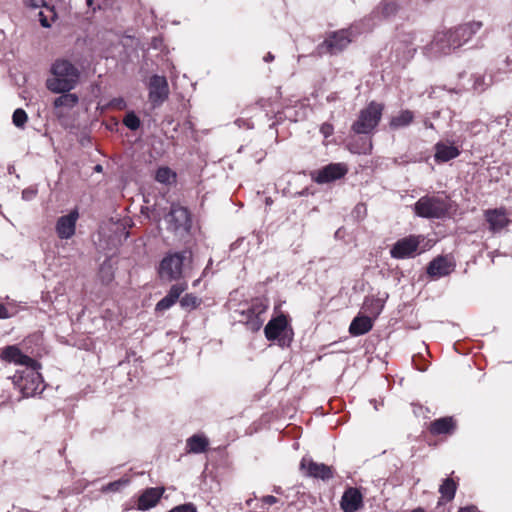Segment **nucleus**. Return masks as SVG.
Returning <instances> with one entry per match:
<instances>
[{"mask_svg": "<svg viewBox=\"0 0 512 512\" xmlns=\"http://www.w3.org/2000/svg\"><path fill=\"white\" fill-rule=\"evenodd\" d=\"M412 512H425V511L421 508H417V509H414Z\"/></svg>", "mask_w": 512, "mask_h": 512, "instance_id": "nucleus-54", "label": "nucleus"}, {"mask_svg": "<svg viewBox=\"0 0 512 512\" xmlns=\"http://www.w3.org/2000/svg\"><path fill=\"white\" fill-rule=\"evenodd\" d=\"M127 482L125 480H118V481H114V482H111L109 483L105 490H109V491H117L119 490V488L123 485H125Z\"/></svg>", "mask_w": 512, "mask_h": 512, "instance_id": "nucleus-41", "label": "nucleus"}, {"mask_svg": "<svg viewBox=\"0 0 512 512\" xmlns=\"http://www.w3.org/2000/svg\"><path fill=\"white\" fill-rule=\"evenodd\" d=\"M104 271H105V268H104V267H102V268H101V273H104Z\"/></svg>", "mask_w": 512, "mask_h": 512, "instance_id": "nucleus-56", "label": "nucleus"}, {"mask_svg": "<svg viewBox=\"0 0 512 512\" xmlns=\"http://www.w3.org/2000/svg\"><path fill=\"white\" fill-rule=\"evenodd\" d=\"M453 271L452 263L446 257H437L430 262L427 273L431 277H443L450 274Z\"/></svg>", "mask_w": 512, "mask_h": 512, "instance_id": "nucleus-20", "label": "nucleus"}, {"mask_svg": "<svg viewBox=\"0 0 512 512\" xmlns=\"http://www.w3.org/2000/svg\"><path fill=\"white\" fill-rule=\"evenodd\" d=\"M24 4L31 8H38L41 6L47 7L45 0H24Z\"/></svg>", "mask_w": 512, "mask_h": 512, "instance_id": "nucleus-42", "label": "nucleus"}, {"mask_svg": "<svg viewBox=\"0 0 512 512\" xmlns=\"http://www.w3.org/2000/svg\"><path fill=\"white\" fill-rule=\"evenodd\" d=\"M485 219L489 224V230L498 233L503 230L510 222L505 210L489 209L484 212Z\"/></svg>", "mask_w": 512, "mask_h": 512, "instance_id": "nucleus-16", "label": "nucleus"}, {"mask_svg": "<svg viewBox=\"0 0 512 512\" xmlns=\"http://www.w3.org/2000/svg\"><path fill=\"white\" fill-rule=\"evenodd\" d=\"M149 100L154 107H159L169 96V86L166 77L153 75L148 84Z\"/></svg>", "mask_w": 512, "mask_h": 512, "instance_id": "nucleus-9", "label": "nucleus"}, {"mask_svg": "<svg viewBox=\"0 0 512 512\" xmlns=\"http://www.w3.org/2000/svg\"><path fill=\"white\" fill-rule=\"evenodd\" d=\"M208 439L204 435L195 434L186 441L187 451L189 453H203L208 447Z\"/></svg>", "mask_w": 512, "mask_h": 512, "instance_id": "nucleus-24", "label": "nucleus"}, {"mask_svg": "<svg viewBox=\"0 0 512 512\" xmlns=\"http://www.w3.org/2000/svg\"><path fill=\"white\" fill-rule=\"evenodd\" d=\"M456 489V483L452 479L447 478L440 486L439 492L441 493L442 498L446 499L447 501H451L455 496Z\"/></svg>", "mask_w": 512, "mask_h": 512, "instance_id": "nucleus-30", "label": "nucleus"}, {"mask_svg": "<svg viewBox=\"0 0 512 512\" xmlns=\"http://www.w3.org/2000/svg\"><path fill=\"white\" fill-rule=\"evenodd\" d=\"M348 168L344 163H331L318 170L314 179L317 183H329L346 175Z\"/></svg>", "mask_w": 512, "mask_h": 512, "instance_id": "nucleus-13", "label": "nucleus"}, {"mask_svg": "<svg viewBox=\"0 0 512 512\" xmlns=\"http://www.w3.org/2000/svg\"><path fill=\"white\" fill-rule=\"evenodd\" d=\"M79 214L76 210L61 216L56 223V232L61 239H70L75 234Z\"/></svg>", "mask_w": 512, "mask_h": 512, "instance_id": "nucleus-15", "label": "nucleus"}, {"mask_svg": "<svg viewBox=\"0 0 512 512\" xmlns=\"http://www.w3.org/2000/svg\"><path fill=\"white\" fill-rule=\"evenodd\" d=\"M372 147L371 140L362 138L348 144V149L355 154H370Z\"/></svg>", "mask_w": 512, "mask_h": 512, "instance_id": "nucleus-27", "label": "nucleus"}, {"mask_svg": "<svg viewBox=\"0 0 512 512\" xmlns=\"http://www.w3.org/2000/svg\"><path fill=\"white\" fill-rule=\"evenodd\" d=\"M16 314V310L10 309L6 307L2 303H0V319H8L13 317Z\"/></svg>", "mask_w": 512, "mask_h": 512, "instance_id": "nucleus-38", "label": "nucleus"}, {"mask_svg": "<svg viewBox=\"0 0 512 512\" xmlns=\"http://www.w3.org/2000/svg\"><path fill=\"white\" fill-rule=\"evenodd\" d=\"M164 493V488L155 487L146 489L138 499L139 510H148L156 506Z\"/></svg>", "mask_w": 512, "mask_h": 512, "instance_id": "nucleus-19", "label": "nucleus"}, {"mask_svg": "<svg viewBox=\"0 0 512 512\" xmlns=\"http://www.w3.org/2000/svg\"><path fill=\"white\" fill-rule=\"evenodd\" d=\"M334 99H335V96H334V95H330V96H328V97H327V100H328V101H331V100H334Z\"/></svg>", "mask_w": 512, "mask_h": 512, "instance_id": "nucleus-52", "label": "nucleus"}, {"mask_svg": "<svg viewBox=\"0 0 512 512\" xmlns=\"http://www.w3.org/2000/svg\"><path fill=\"white\" fill-rule=\"evenodd\" d=\"M492 83L491 76H487L486 74H475L473 88L476 91H484L489 85Z\"/></svg>", "mask_w": 512, "mask_h": 512, "instance_id": "nucleus-32", "label": "nucleus"}, {"mask_svg": "<svg viewBox=\"0 0 512 512\" xmlns=\"http://www.w3.org/2000/svg\"><path fill=\"white\" fill-rule=\"evenodd\" d=\"M451 206L447 197L432 195L423 196L414 204L415 214L422 218H444Z\"/></svg>", "mask_w": 512, "mask_h": 512, "instance_id": "nucleus-3", "label": "nucleus"}, {"mask_svg": "<svg viewBox=\"0 0 512 512\" xmlns=\"http://www.w3.org/2000/svg\"><path fill=\"white\" fill-rule=\"evenodd\" d=\"M423 240L421 236H408L399 239L391 248L390 255L395 259H405L413 257Z\"/></svg>", "mask_w": 512, "mask_h": 512, "instance_id": "nucleus-8", "label": "nucleus"}, {"mask_svg": "<svg viewBox=\"0 0 512 512\" xmlns=\"http://www.w3.org/2000/svg\"><path fill=\"white\" fill-rule=\"evenodd\" d=\"M264 333L268 340H277L281 347L289 346L292 341L293 333L284 315L271 319L267 323Z\"/></svg>", "mask_w": 512, "mask_h": 512, "instance_id": "nucleus-6", "label": "nucleus"}, {"mask_svg": "<svg viewBox=\"0 0 512 512\" xmlns=\"http://www.w3.org/2000/svg\"><path fill=\"white\" fill-rule=\"evenodd\" d=\"M185 289L186 285L184 284L173 285L168 294L157 303L156 310L164 311L169 309L179 299Z\"/></svg>", "mask_w": 512, "mask_h": 512, "instance_id": "nucleus-21", "label": "nucleus"}, {"mask_svg": "<svg viewBox=\"0 0 512 512\" xmlns=\"http://www.w3.org/2000/svg\"><path fill=\"white\" fill-rule=\"evenodd\" d=\"M414 119V113L410 110H402L390 120L391 129H400L409 126Z\"/></svg>", "mask_w": 512, "mask_h": 512, "instance_id": "nucleus-25", "label": "nucleus"}, {"mask_svg": "<svg viewBox=\"0 0 512 512\" xmlns=\"http://www.w3.org/2000/svg\"><path fill=\"white\" fill-rule=\"evenodd\" d=\"M39 21L45 28H49L51 26L49 18L42 11L39 12Z\"/></svg>", "mask_w": 512, "mask_h": 512, "instance_id": "nucleus-43", "label": "nucleus"}, {"mask_svg": "<svg viewBox=\"0 0 512 512\" xmlns=\"http://www.w3.org/2000/svg\"><path fill=\"white\" fill-rule=\"evenodd\" d=\"M398 10V6L393 1H383L377 7V11L385 18L394 15Z\"/></svg>", "mask_w": 512, "mask_h": 512, "instance_id": "nucleus-31", "label": "nucleus"}, {"mask_svg": "<svg viewBox=\"0 0 512 512\" xmlns=\"http://www.w3.org/2000/svg\"><path fill=\"white\" fill-rule=\"evenodd\" d=\"M111 279H112V275H111V274L107 275V277L105 278V280H106L107 282H109Z\"/></svg>", "mask_w": 512, "mask_h": 512, "instance_id": "nucleus-53", "label": "nucleus"}, {"mask_svg": "<svg viewBox=\"0 0 512 512\" xmlns=\"http://www.w3.org/2000/svg\"><path fill=\"white\" fill-rule=\"evenodd\" d=\"M168 512H197V508L193 503H185L172 508Z\"/></svg>", "mask_w": 512, "mask_h": 512, "instance_id": "nucleus-37", "label": "nucleus"}, {"mask_svg": "<svg viewBox=\"0 0 512 512\" xmlns=\"http://www.w3.org/2000/svg\"><path fill=\"white\" fill-rule=\"evenodd\" d=\"M124 125L130 130H137L140 127V119L134 112H129L123 119Z\"/></svg>", "mask_w": 512, "mask_h": 512, "instance_id": "nucleus-35", "label": "nucleus"}, {"mask_svg": "<svg viewBox=\"0 0 512 512\" xmlns=\"http://www.w3.org/2000/svg\"><path fill=\"white\" fill-rule=\"evenodd\" d=\"M383 308V304L379 299L375 298H367L364 302V309L369 312L370 314H373L374 317L379 315Z\"/></svg>", "mask_w": 512, "mask_h": 512, "instance_id": "nucleus-33", "label": "nucleus"}, {"mask_svg": "<svg viewBox=\"0 0 512 512\" xmlns=\"http://www.w3.org/2000/svg\"><path fill=\"white\" fill-rule=\"evenodd\" d=\"M383 111V105L371 102L361 110L358 119L353 123L352 130L357 134L370 133L379 123Z\"/></svg>", "mask_w": 512, "mask_h": 512, "instance_id": "nucleus-5", "label": "nucleus"}, {"mask_svg": "<svg viewBox=\"0 0 512 512\" xmlns=\"http://www.w3.org/2000/svg\"><path fill=\"white\" fill-rule=\"evenodd\" d=\"M459 150L453 145L438 143L435 146V160L437 162H447L459 155Z\"/></svg>", "mask_w": 512, "mask_h": 512, "instance_id": "nucleus-23", "label": "nucleus"}, {"mask_svg": "<svg viewBox=\"0 0 512 512\" xmlns=\"http://www.w3.org/2000/svg\"><path fill=\"white\" fill-rule=\"evenodd\" d=\"M363 497L356 488L347 489L341 499V508L344 512H355L361 508Z\"/></svg>", "mask_w": 512, "mask_h": 512, "instance_id": "nucleus-18", "label": "nucleus"}, {"mask_svg": "<svg viewBox=\"0 0 512 512\" xmlns=\"http://www.w3.org/2000/svg\"><path fill=\"white\" fill-rule=\"evenodd\" d=\"M60 64L66 65V64H70V63L66 60H63Z\"/></svg>", "mask_w": 512, "mask_h": 512, "instance_id": "nucleus-55", "label": "nucleus"}, {"mask_svg": "<svg viewBox=\"0 0 512 512\" xmlns=\"http://www.w3.org/2000/svg\"><path fill=\"white\" fill-rule=\"evenodd\" d=\"M352 41L349 30H340L332 33L320 46V51L330 54H337L346 48Z\"/></svg>", "mask_w": 512, "mask_h": 512, "instance_id": "nucleus-10", "label": "nucleus"}, {"mask_svg": "<svg viewBox=\"0 0 512 512\" xmlns=\"http://www.w3.org/2000/svg\"><path fill=\"white\" fill-rule=\"evenodd\" d=\"M235 123L238 125V127H246L248 129L253 128V124L249 121L243 120V119H237Z\"/></svg>", "mask_w": 512, "mask_h": 512, "instance_id": "nucleus-44", "label": "nucleus"}, {"mask_svg": "<svg viewBox=\"0 0 512 512\" xmlns=\"http://www.w3.org/2000/svg\"><path fill=\"white\" fill-rule=\"evenodd\" d=\"M198 304V298L193 294H186L184 297L180 299V305L185 309L196 308Z\"/></svg>", "mask_w": 512, "mask_h": 512, "instance_id": "nucleus-36", "label": "nucleus"}, {"mask_svg": "<svg viewBox=\"0 0 512 512\" xmlns=\"http://www.w3.org/2000/svg\"><path fill=\"white\" fill-rule=\"evenodd\" d=\"M167 229L175 235L183 236L191 228V219L188 210L177 204H172L170 211L165 215Z\"/></svg>", "mask_w": 512, "mask_h": 512, "instance_id": "nucleus-7", "label": "nucleus"}, {"mask_svg": "<svg viewBox=\"0 0 512 512\" xmlns=\"http://www.w3.org/2000/svg\"><path fill=\"white\" fill-rule=\"evenodd\" d=\"M262 501L266 505H272L277 502V498L272 495H267L262 498Z\"/></svg>", "mask_w": 512, "mask_h": 512, "instance_id": "nucleus-45", "label": "nucleus"}, {"mask_svg": "<svg viewBox=\"0 0 512 512\" xmlns=\"http://www.w3.org/2000/svg\"><path fill=\"white\" fill-rule=\"evenodd\" d=\"M424 126H425L426 128H428V129H433V128H434V126H433L432 122H430V121H428V120H425V121H424Z\"/></svg>", "mask_w": 512, "mask_h": 512, "instance_id": "nucleus-49", "label": "nucleus"}, {"mask_svg": "<svg viewBox=\"0 0 512 512\" xmlns=\"http://www.w3.org/2000/svg\"><path fill=\"white\" fill-rule=\"evenodd\" d=\"M273 60H274V56H273L271 53H268V54L264 57V61H266V62L273 61Z\"/></svg>", "mask_w": 512, "mask_h": 512, "instance_id": "nucleus-48", "label": "nucleus"}, {"mask_svg": "<svg viewBox=\"0 0 512 512\" xmlns=\"http://www.w3.org/2000/svg\"><path fill=\"white\" fill-rule=\"evenodd\" d=\"M50 13H51V20L54 21L56 18V13L53 8L50 9Z\"/></svg>", "mask_w": 512, "mask_h": 512, "instance_id": "nucleus-50", "label": "nucleus"}, {"mask_svg": "<svg viewBox=\"0 0 512 512\" xmlns=\"http://www.w3.org/2000/svg\"><path fill=\"white\" fill-rule=\"evenodd\" d=\"M454 429V422L451 417H444L431 423L430 430L433 434L440 435L449 433Z\"/></svg>", "mask_w": 512, "mask_h": 512, "instance_id": "nucleus-26", "label": "nucleus"}, {"mask_svg": "<svg viewBox=\"0 0 512 512\" xmlns=\"http://www.w3.org/2000/svg\"><path fill=\"white\" fill-rule=\"evenodd\" d=\"M320 132L324 138H328L333 134L334 128L330 123H323L320 127Z\"/></svg>", "mask_w": 512, "mask_h": 512, "instance_id": "nucleus-40", "label": "nucleus"}, {"mask_svg": "<svg viewBox=\"0 0 512 512\" xmlns=\"http://www.w3.org/2000/svg\"><path fill=\"white\" fill-rule=\"evenodd\" d=\"M37 194V189L34 187L26 188L22 191V198L26 201L32 200Z\"/></svg>", "mask_w": 512, "mask_h": 512, "instance_id": "nucleus-39", "label": "nucleus"}, {"mask_svg": "<svg viewBox=\"0 0 512 512\" xmlns=\"http://www.w3.org/2000/svg\"><path fill=\"white\" fill-rule=\"evenodd\" d=\"M482 27V23L479 21L469 22L452 29L455 35L453 41L462 46L466 43L475 33H477Z\"/></svg>", "mask_w": 512, "mask_h": 512, "instance_id": "nucleus-17", "label": "nucleus"}, {"mask_svg": "<svg viewBox=\"0 0 512 512\" xmlns=\"http://www.w3.org/2000/svg\"><path fill=\"white\" fill-rule=\"evenodd\" d=\"M28 120L27 113L21 109L18 108L14 111L12 115V121L13 124L18 128H23Z\"/></svg>", "mask_w": 512, "mask_h": 512, "instance_id": "nucleus-34", "label": "nucleus"}, {"mask_svg": "<svg viewBox=\"0 0 512 512\" xmlns=\"http://www.w3.org/2000/svg\"><path fill=\"white\" fill-rule=\"evenodd\" d=\"M79 78L80 72L77 66H52L46 86L53 93H65L76 86Z\"/></svg>", "mask_w": 512, "mask_h": 512, "instance_id": "nucleus-2", "label": "nucleus"}, {"mask_svg": "<svg viewBox=\"0 0 512 512\" xmlns=\"http://www.w3.org/2000/svg\"><path fill=\"white\" fill-rule=\"evenodd\" d=\"M300 468L310 477L328 480L333 477L332 468L323 463L314 462L312 459L304 457L301 460Z\"/></svg>", "mask_w": 512, "mask_h": 512, "instance_id": "nucleus-14", "label": "nucleus"}, {"mask_svg": "<svg viewBox=\"0 0 512 512\" xmlns=\"http://www.w3.org/2000/svg\"><path fill=\"white\" fill-rule=\"evenodd\" d=\"M1 357L7 362L23 367L14 374L12 380L24 397H33L43 392L44 385L38 362L23 354L15 345L5 347Z\"/></svg>", "mask_w": 512, "mask_h": 512, "instance_id": "nucleus-1", "label": "nucleus"}, {"mask_svg": "<svg viewBox=\"0 0 512 512\" xmlns=\"http://www.w3.org/2000/svg\"><path fill=\"white\" fill-rule=\"evenodd\" d=\"M78 101H79V99L76 94L65 92V93H62L61 96L57 97L54 100V107L55 108L64 107L67 109H71L78 103Z\"/></svg>", "mask_w": 512, "mask_h": 512, "instance_id": "nucleus-28", "label": "nucleus"}, {"mask_svg": "<svg viewBox=\"0 0 512 512\" xmlns=\"http://www.w3.org/2000/svg\"><path fill=\"white\" fill-rule=\"evenodd\" d=\"M372 327L373 321L370 317L358 315L352 320L349 326V333L353 336H360L368 333Z\"/></svg>", "mask_w": 512, "mask_h": 512, "instance_id": "nucleus-22", "label": "nucleus"}, {"mask_svg": "<svg viewBox=\"0 0 512 512\" xmlns=\"http://www.w3.org/2000/svg\"><path fill=\"white\" fill-rule=\"evenodd\" d=\"M268 306L269 304L266 299L256 298L252 301L247 311H243V314L247 315V323L252 329L258 330L262 326L264 322L262 315L266 312Z\"/></svg>", "mask_w": 512, "mask_h": 512, "instance_id": "nucleus-12", "label": "nucleus"}, {"mask_svg": "<svg viewBox=\"0 0 512 512\" xmlns=\"http://www.w3.org/2000/svg\"><path fill=\"white\" fill-rule=\"evenodd\" d=\"M477 509L475 506H466L461 508L458 512H476Z\"/></svg>", "mask_w": 512, "mask_h": 512, "instance_id": "nucleus-46", "label": "nucleus"}, {"mask_svg": "<svg viewBox=\"0 0 512 512\" xmlns=\"http://www.w3.org/2000/svg\"><path fill=\"white\" fill-rule=\"evenodd\" d=\"M455 38L452 29L438 31L433 41L431 42L430 49L434 54H449L453 50L460 47L459 44L453 41Z\"/></svg>", "mask_w": 512, "mask_h": 512, "instance_id": "nucleus-11", "label": "nucleus"}, {"mask_svg": "<svg viewBox=\"0 0 512 512\" xmlns=\"http://www.w3.org/2000/svg\"><path fill=\"white\" fill-rule=\"evenodd\" d=\"M86 4L89 8H91L93 11L96 10V8L93 6L94 5V0H86Z\"/></svg>", "mask_w": 512, "mask_h": 512, "instance_id": "nucleus-47", "label": "nucleus"}, {"mask_svg": "<svg viewBox=\"0 0 512 512\" xmlns=\"http://www.w3.org/2000/svg\"><path fill=\"white\" fill-rule=\"evenodd\" d=\"M155 179L159 183L170 185L176 181V174L168 167H160L156 171Z\"/></svg>", "mask_w": 512, "mask_h": 512, "instance_id": "nucleus-29", "label": "nucleus"}, {"mask_svg": "<svg viewBox=\"0 0 512 512\" xmlns=\"http://www.w3.org/2000/svg\"><path fill=\"white\" fill-rule=\"evenodd\" d=\"M102 169H103V168H102V166H101L100 164H97V165L94 167V170H95L96 172H102Z\"/></svg>", "mask_w": 512, "mask_h": 512, "instance_id": "nucleus-51", "label": "nucleus"}, {"mask_svg": "<svg viewBox=\"0 0 512 512\" xmlns=\"http://www.w3.org/2000/svg\"><path fill=\"white\" fill-rule=\"evenodd\" d=\"M187 252H175L166 255L159 265L160 278L166 281L178 280L183 276Z\"/></svg>", "mask_w": 512, "mask_h": 512, "instance_id": "nucleus-4", "label": "nucleus"}]
</instances>
